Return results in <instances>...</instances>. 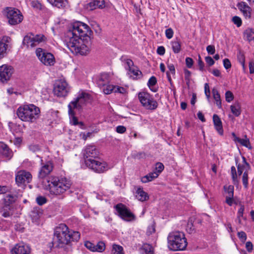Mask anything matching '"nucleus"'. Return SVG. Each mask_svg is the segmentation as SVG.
Listing matches in <instances>:
<instances>
[{
	"label": "nucleus",
	"mask_w": 254,
	"mask_h": 254,
	"mask_svg": "<svg viewBox=\"0 0 254 254\" xmlns=\"http://www.w3.org/2000/svg\"><path fill=\"white\" fill-rule=\"evenodd\" d=\"M89 26L80 21L73 22L66 32L64 43L70 51L74 55H86L89 49L83 43L82 37L87 35Z\"/></svg>",
	"instance_id": "nucleus-1"
},
{
	"label": "nucleus",
	"mask_w": 254,
	"mask_h": 254,
	"mask_svg": "<svg viewBox=\"0 0 254 254\" xmlns=\"http://www.w3.org/2000/svg\"><path fill=\"white\" fill-rule=\"evenodd\" d=\"M71 185L70 181L65 177L59 178L51 176L43 182L44 190L48 191L51 195L59 196L69 189Z\"/></svg>",
	"instance_id": "nucleus-2"
},
{
	"label": "nucleus",
	"mask_w": 254,
	"mask_h": 254,
	"mask_svg": "<svg viewBox=\"0 0 254 254\" xmlns=\"http://www.w3.org/2000/svg\"><path fill=\"white\" fill-rule=\"evenodd\" d=\"M90 95L84 91L79 92L77 96L72 100L68 105V112L71 124L79 127L83 129L84 125L83 122H78L77 118L75 116L74 110H80L87 102L90 100Z\"/></svg>",
	"instance_id": "nucleus-3"
},
{
	"label": "nucleus",
	"mask_w": 254,
	"mask_h": 254,
	"mask_svg": "<svg viewBox=\"0 0 254 254\" xmlns=\"http://www.w3.org/2000/svg\"><path fill=\"white\" fill-rule=\"evenodd\" d=\"M18 117L23 122L34 123L40 116V110L34 104L24 105L17 110Z\"/></svg>",
	"instance_id": "nucleus-4"
},
{
	"label": "nucleus",
	"mask_w": 254,
	"mask_h": 254,
	"mask_svg": "<svg viewBox=\"0 0 254 254\" xmlns=\"http://www.w3.org/2000/svg\"><path fill=\"white\" fill-rule=\"evenodd\" d=\"M168 248L172 251H183L187 246V239L181 232H174L169 234L167 238Z\"/></svg>",
	"instance_id": "nucleus-5"
},
{
	"label": "nucleus",
	"mask_w": 254,
	"mask_h": 254,
	"mask_svg": "<svg viewBox=\"0 0 254 254\" xmlns=\"http://www.w3.org/2000/svg\"><path fill=\"white\" fill-rule=\"evenodd\" d=\"M84 162L88 168L99 174L104 173L113 168L112 165L98 158L85 159Z\"/></svg>",
	"instance_id": "nucleus-6"
},
{
	"label": "nucleus",
	"mask_w": 254,
	"mask_h": 254,
	"mask_svg": "<svg viewBox=\"0 0 254 254\" xmlns=\"http://www.w3.org/2000/svg\"><path fill=\"white\" fill-rule=\"evenodd\" d=\"M53 241L59 245L67 244L69 242V231L65 224H60L56 227Z\"/></svg>",
	"instance_id": "nucleus-7"
},
{
	"label": "nucleus",
	"mask_w": 254,
	"mask_h": 254,
	"mask_svg": "<svg viewBox=\"0 0 254 254\" xmlns=\"http://www.w3.org/2000/svg\"><path fill=\"white\" fill-rule=\"evenodd\" d=\"M138 98L141 105L147 110H155L158 107V103L153 96L146 92H141L138 94Z\"/></svg>",
	"instance_id": "nucleus-8"
},
{
	"label": "nucleus",
	"mask_w": 254,
	"mask_h": 254,
	"mask_svg": "<svg viewBox=\"0 0 254 254\" xmlns=\"http://www.w3.org/2000/svg\"><path fill=\"white\" fill-rule=\"evenodd\" d=\"M3 13L6 16L10 25L17 24L23 20V15L20 11L14 8H6L3 11Z\"/></svg>",
	"instance_id": "nucleus-9"
},
{
	"label": "nucleus",
	"mask_w": 254,
	"mask_h": 254,
	"mask_svg": "<svg viewBox=\"0 0 254 254\" xmlns=\"http://www.w3.org/2000/svg\"><path fill=\"white\" fill-rule=\"evenodd\" d=\"M35 53L39 61L44 65L52 66L55 64V59L52 54L40 48L36 49Z\"/></svg>",
	"instance_id": "nucleus-10"
},
{
	"label": "nucleus",
	"mask_w": 254,
	"mask_h": 254,
	"mask_svg": "<svg viewBox=\"0 0 254 254\" xmlns=\"http://www.w3.org/2000/svg\"><path fill=\"white\" fill-rule=\"evenodd\" d=\"M70 88L67 82L64 80H58L54 87V94L58 97H65L69 92Z\"/></svg>",
	"instance_id": "nucleus-11"
},
{
	"label": "nucleus",
	"mask_w": 254,
	"mask_h": 254,
	"mask_svg": "<svg viewBox=\"0 0 254 254\" xmlns=\"http://www.w3.org/2000/svg\"><path fill=\"white\" fill-rule=\"evenodd\" d=\"M116 209L122 219L126 221H132L135 220V216L124 204H118Z\"/></svg>",
	"instance_id": "nucleus-12"
},
{
	"label": "nucleus",
	"mask_w": 254,
	"mask_h": 254,
	"mask_svg": "<svg viewBox=\"0 0 254 254\" xmlns=\"http://www.w3.org/2000/svg\"><path fill=\"white\" fill-rule=\"evenodd\" d=\"M32 175L28 172L22 170L17 172L15 176V181L18 186L28 184L32 180Z\"/></svg>",
	"instance_id": "nucleus-13"
},
{
	"label": "nucleus",
	"mask_w": 254,
	"mask_h": 254,
	"mask_svg": "<svg viewBox=\"0 0 254 254\" xmlns=\"http://www.w3.org/2000/svg\"><path fill=\"white\" fill-rule=\"evenodd\" d=\"M83 153L85 160L89 158L96 159L99 155V152L94 145L87 146Z\"/></svg>",
	"instance_id": "nucleus-14"
},
{
	"label": "nucleus",
	"mask_w": 254,
	"mask_h": 254,
	"mask_svg": "<svg viewBox=\"0 0 254 254\" xmlns=\"http://www.w3.org/2000/svg\"><path fill=\"white\" fill-rule=\"evenodd\" d=\"M12 73V69L10 66L2 65L0 66V81L2 82L9 79Z\"/></svg>",
	"instance_id": "nucleus-15"
},
{
	"label": "nucleus",
	"mask_w": 254,
	"mask_h": 254,
	"mask_svg": "<svg viewBox=\"0 0 254 254\" xmlns=\"http://www.w3.org/2000/svg\"><path fill=\"white\" fill-rule=\"evenodd\" d=\"M30 252L29 247L23 243L16 244L11 250L12 254H29Z\"/></svg>",
	"instance_id": "nucleus-16"
},
{
	"label": "nucleus",
	"mask_w": 254,
	"mask_h": 254,
	"mask_svg": "<svg viewBox=\"0 0 254 254\" xmlns=\"http://www.w3.org/2000/svg\"><path fill=\"white\" fill-rule=\"evenodd\" d=\"M87 249L92 252H102L105 249V245L103 242H99L96 245L89 241H86L84 244Z\"/></svg>",
	"instance_id": "nucleus-17"
},
{
	"label": "nucleus",
	"mask_w": 254,
	"mask_h": 254,
	"mask_svg": "<svg viewBox=\"0 0 254 254\" xmlns=\"http://www.w3.org/2000/svg\"><path fill=\"white\" fill-rule=\"evenodd\" d=\"M0 154L2 157L10 160L13 156V152L5 143L0 142Z\"/></svg>",
	"instance_id": "nucleus-18"
},
{
	"label": "nucleus",
	"mask_w": 254,
	"mask_h": 254,
	"mask_svg": "<svg viewBox=\"0 0 254 254\" xmlns=\"http://www.w3.org/2000/svg\"><path fill=\"white\" fill-rule=\"evenodd\" d=\"M237 6L246 18H250L251 17V8L246 2L242 1L238 4Z\"/></svg>",
	"instance_id": "nucleus-19"
},
{
	"label": "nucleus",
	"mask_w": 254,
	"mask_h": 254,
	"mask_svg": "<svg viewBox=\"0 0 254 254\" xmlns=\"http://www.w3.org/2000/svg\"><path fill=\"white\" fill-rule=\"evenodd\" d=\"M53 166L52 163L48 162L42 166L39 172V177L44 178L49 175L53 170Z\"/></svg>",
	"instance_id": "nucleus-20"
},
{
	"label": "nucleus",
	"mask_w": 254,
	"mask_h": 254,
	"mask_svg": "<svg viewBox=\"0 0 254 254\" xmlns=\"http://www.w3.org/2000/svg\"><path fill=\"white\" fill-rule=\"evenodd\" d=\"M42 214V211L37 208H34L30 212V216L33 223L36 225L40 223V219Z\"/></svg>",
	"instance_id": "nucleus-21"
},
{
	"label": "nucleus",
	"mask_w": 254,
	"mask_h": 254,
	"mask_svg": "<svg viewBox=\"0 0 254 254\" xmlns=\"http://www.w3.org/2000/svg\"><path fill=\"white\" fill-rule=\"evenodd\" d=\"M213 122L215 129L217 131V132L220 135H223V129L222 127V123L220 118L217 115H213Z\"/></svg>",
	"instance_id": "nucleus-22"
},
{
	"label": "nucleus",
	"mask_w": 254,
	"mask_h": 254,
	"mask_svg": "<svg viewBox=\"0 0 254 254\" xmlns=\"http://www.w3.org/2000/svg\"><path fill=\"white\" fill-rule=\"evenodd\" d=\"M110 80V76L108 73H102L98 77L97 80L98 86L101 88L108 84Z\"/></svg>",
	"instance_id": "nucleus-23"
},
{
	"label": "nucleus",
	"mask_w": 254,
	"mask_h": 254,
	"mask_svg": "<svg viewBox=\"0 0 254 254\" xmlns=\"http://www.w3.org/2000/svg\"><path fill=\"white\" fill-rule=\"evenodd\" d=\"M105 7V1L104 0H93L87 4V8L90 10H93L97 8H103Z\"/></svg>",
	"instance_id": "nucleus-24"
},
{
	"label": "nucleus",
	"mask_w": 254,
	"mask_h": 254,
	"mask_svg": "<svg viewBox=\"0 0 254 254\" xmlns=\"http://www.w3.org/2000/svg\"><path fill=\"white\" fill-rule=\"evenodd\" d=\"M233 137V140L235 142H238L240 144H241L242 145L245 146L249 149H251L252 147L251 146L249 139L247 137V136H245V138H240L239 137H237L236 135L234 133H232V134Z\"/></svg>",
	"instance_id": "nucleus-25"
},
{
	"label": "nucleus",
	"mask_w": 254,
	"mask_h": 254,
	"mask_svg": "<svg viewBox=\"0 0 254 254\" xmlns=\"http://www.w3.org/2000/svg\"><path fill=\"white\" fill-rule=\"evenodd\" d=\"M53 6L58 8H65L68 6L67 0H47Z\"/></svg>",
	"instance_id": "nucleus-26"
},
{
	"label": "nucleus",
	"mask_w": 254,
	"mask_h": 254,
	"mask_svg": "<svg viewBox=\"0 0 254 254\" xmlns=\"http://www.w3.org/2000/svg\"><path fill=\"white\" fill-rule=\"evenodd\" d=\"M136 197L141 201H146L149 198L148 194L141 188H138L136 191Z\"/></svg>",
	"instance_id": "nucleus-27"
},
{
	"label": "nucleus",
	"mask_w": 254,
	"mask_h": 254,
	"mask_svg": "<svg viewBox=\"0 0 254 254\" xmlns=\"http://www.w3.org/2000/svg\"><path fill=\"white\" fill-rule=\"evenodd\" d=\"M172 49L175 54H178L181 51V42L180 40L176 38L170 42Z\"/></svg>",
	"instance_id": "nucleus-28"
},
{
	"label": "nucleus",
	"mask_w": 254,
	"mask_h": 254,
	"mask_svg": "<svg viewBox=\"0 0 254 254\" xmlns=\"http://www.w3.org/2000/svg\"><path fill=\"white\" fill-rule=\"evenodd\" d=\"M33 35H26L24 37L23 44L25 45L27 48H33L35 47Z\"/></svg>",
	"instance_id": "nucleus-29"
},
{
	"label": "nucleus",
	"mask_w": 254,
	"mask_h": 254,
	"mask_svg": "<svg viewBox=\"0 0 254 254\" xmlns=\"http://www.w3.org/2000/svg\"><path fill=\"white\" fill-rule=\"evenodd\" d=\"M33 35H26L24 37L23 44L25 45L27 48H33L35 47Z\"/></svg>",
	"instance_id": "nucleus-30"
},
{
	"label": "nucleus",
	"mask_w": 254,
	"mask_h": 254,
	"mask_svg": "<svg viewBox=\"0 0 254 254\" xmlns=\"http://www.w3.org/2000/svg\"><path fill=\"white\" fill-rule=\"evenodd\" d=\"M158 175L154 171L151 172L145 176L143 177L141 179V181L143 183H147L149 182L152 181L154 179L157 178Z\"/></svg>",
	"instance_id": "nucleus-31"
},
{
	"label": "nucleus",
	"mask_w": 254,
	"mask_h": 254,
	"mask_svg": "<svg viewBox=\"0 0 254 254\" xmlns=\"http://www.w3.org/2000/svg\"><path fill=\"white\" fill-rule=\"evenodd\" d=\"M1 215L4 217H8L13 214L12 206L4 205L1 211Z\"/></svg>",
	"instance_id": "nucleus-32"
},
{
	"label": "nucleus",
	"mask_w": 254,
	"mask_h": 254,
	"mask_svg": "<svg viewBox=\"0 0 254 254\" xmlns=\"http://www.w3.org/2000/svg\"><path fill=\"white\" fill-rule=\"evenodd\" d=\"M167 68L168 70L166 72V74L167 76V78L169 81H171V75L174 76L175 75L176 70L175 66L173 64L168 63L167 64Z\"/></svg>",
	"instance_id": "nucleus-33"
},
{
	"label": "nucleus",
	"mask_w": 254,
	"mask_h": 254,
	"mask_svg": "<svg viewBox=\"0 0 254 254\" xmlns=\"http://www.w3.org/2000/svg\"><path fill=\"white\" fill-rule=\"evenodd\" d=\"M212 92L213 97L215 101L216 105L219 109H221L222 108V104L220 94L216 89H213Z\"/></svg>",
	"instance_id": "nucleus-34"
},
{
	"label": "nucleus",
	"mask_w": 254,
	"mask_h": 254,
	"mask_svg": "<svg viewBox=\"0 0 254 254\" xmlns=\"http://www.w3.org/2000/svg\"><path fill=\"white\" fill-rule=\"evenodd\" d=\"M231 112L236 117H238L241 113V106L239 103H235L230 106Z\"/></svg>",
	"instance_id": "nucleus-35"
},
{
	"label": "nucleus",
	"mask_w": 254,
	"mask_h": 254,
	"mask_svg": "<svg viewBox=\"0 0 254 254\" xmlns=\"http://www.w3.org/2000/svg\"><path fill=\"white\" fill-rule=\"evenodd\" d=\"M244 36L249 42H254V29L248 28L244 32Z\"/></svg>",
	"instance_id": "nucleus-36"
},
{
	"label": "nucleus",
	"mask_w": 254,
	"mask_h": 254,
	"mask_svg": "<svg viewBox=\"0 0 254 254\" xmlns=\"http://www.w3.org/2000/svg\"><path fill=\"white\" fill-rule=\"evenodd\" d=\"M16 199V197L14 195L11 194L7 195L4 198V205L12 206V203L15 202Z\"/></svg>",
	"instance_id": "nucleus-37"
},
{
	"label": "nucleus",
	"mask_w": 254,
	"mask_h": 254,
	"mask_svg": "<svg viewBox=\"0 0 254 254\" xmlns=\"http://www.w3.org/2000/svg\"><path fill=\"white\" fill-rule=\"evenodd\" d=\"M128 74H129L130 76H133L134 78H137L139 77V76H141L142 73L137 67L134 66L128 70Z\"/></svg>",
	"instance_id": "nucleus-38"
},
{
	"label": "nucleus",
	"mask_w": 254,
	"mask_h": 254,
	"mask_svg": "<svg viewBox=\"0 0 254 254\" xmlns=\"http://www.w3.org/2000/svg\"><path fill=\"white\" fill-rule=\"evenodd\" d=\"M141 250L144 254H154L153 248L148 244H144L142 245Z\"/></svg>",
	"instance_id": "nucleus-39"
},
{
	"label": "nucleus",
	"mask_w": 254,
	"mask_h": 254,
	"mask_svg": "<svg viewBox=\"0 0 254 254\" xmlns=\"http://www.w3.org/2000/svg\"><path fill=\"white\" fill-rule=\"evenodd\" d=\"M243 164H238L237 166V169H238V176H240L242 173L246 170V168L249 167V164L246 162V159L245 157L243 158Z\"/></svg>",
	"instance_id": "nucleus-40"
},
{
	"label": "nucleus",
	"mask_w": 254,
	"mask_h": 254,
	"mask_svg": "<svg viewBox=\"0 0 254 254\" xmlns=\"http://www.w3.org/2000/svg\"><path fill=\"white\" fill-rule=\"evenodd\" d=\"M28 4H30L31 6L36 10H40L42 8L41 3L37 0H25Z\"/></svg>",
	"instance_id": "nucleus-41"
},
{
	"label": "nucleus",
	"mask_w": 254,
	"mask_h": 254,
	"mask_svg": "<svg viewBox=\"0 0 254 254\" xmlns=\"http://www.w3.org/2000/svg\"><path fill=\"white\" fill-rule=\"evenodd\" d=\"M156 83H157L156 78L154 76H151L149 78V79L148 81V83H147L148 86L149 87L150 89L153 92H156V90L154 89V88H153V86L156 84Z\"/></svg>",
	"instance_id": "nucleus-42"
},
{
	"label": "nucleus",
	"mask_w": 254,
	"mask_h": 254,
	"mask_svg": "<svg viewBox=\"0 0 254 254\" xmlns=\"http://www.w3.org/2000/svg\"><path fill=\"white\" fill-rule=\"evenodd\" d=\"M225 196H234V187L233 186H224Z\"/></svg>",
	"instance_id": "nucleus-43"
},
{
	"label": "nucleus",
	"mask_w": 254,
	"mask_h": 254,
	"mask_svg": "<svg viewBox=\"0 0 254 254\" xmlns=\"http://www.w3.org/2000/svg\"><path fill=\"white\" fill-rule=\"evenodd\" d=\"M101 88H102L103 91L105 94H109L112 92H114L115 86L109 84L108 83L106 84L105 86L102 87Z\"/></svg>",
	"instance_id": "nucleus-44"
},
{
	"label": "nucleus",
	"mask_w": 254,
	"mask_h": 254,
	"mask_svg": "<svg viewBox=\"0 0 254 254\" xmlns=\"http://www.w3.org/2000/svg\"><path fill=\"white\" fill-rule=\"evenodd\" d=\"M34 42L35 44V46L38 44L45 41L46 38L43 35H33Z\"/></svg>",
	"instance_id": "nucleus-45"
},
{
	"label": "nucleus",
	"mask_w": 254,
	"mask_h": 254,
	"mask_svg": "<svg viewBox=\"0 0 254 254\" xmlns=\"http://www.w3.org/2000/svg\"><path fill=\"white\" fill-rule=\"evenodd\" d=\"M231 176L233 181L234 184L238 183V175L236 172V168L234 166H232L231 168Z\"/></svg>",
	"instance_id": "nucleus-46"
},
{
	"label": "nucleus",
	"mask_w": 254,
	"mask_h": 254,
	"mask_svg": "<svg viewBox=\"0 0 254 254\" xmlns=\"http://www.w3.org/2000/svg\"><path fill=\"white\" fill-rule=\"evenodd\" d=\"M80 237V234L77 231H69V241L71 239L72 241H77Z\"/></svg>",
	"instance_id": "nucleus-47"
},
{
	"label": "nucleus",
	"mask_w": 254,
	"mask_h": 254,
	"mask_svg": "<svg viewBox=\"0 0 254 254\" xmlns=\"http://www.w3.org/2000/svg\"><path fill=\"white\" fill-rule=\"evenodd\" d=\"M7 48V45L5 43L0 42V60L4 57Z\"/></svg>",
	"instance_id": "nucleus-48"
},
{
	"label": "nucleus",
	"mask_w": 254,
	"mask_h": 254,
	"mask_svg": "<svg viewBox=\"0 0 254 254\" xmlns=\"http://www.w3.org/2000/svg\"><path fill=\"white\" fill-rule=\"evenodd\" d=\"M123 249L122 247L117 245H114L113 246L112 253L113 254H124Z\"/></svg>",
	"instance_id": "nucleus-49"
},
{
	"label": "nucleus",
	"mask_w": 254,
	"mask_h": 254,
	"mask_svg": "<svg viewBox=\"0 0 254 254\" xmlns=\"http://www.w3.org/2000/svg\"><path fill=\"white\" fill-rule=\"evenodd\" d=\"M237 59L239 62L243 66V70H245L246 69V66L245 65V57L244 55L241 53H239L237 55Z\"/></svg>",
	"instance_id": "nucleus-50"
},
{
	"label": "nucleus",
	"mask_w": 254,
	"mask_h": 254,
	"mask_svg": "<svg viewBox=\"0 0 254 254\" xmlns=\"http://www.w3.org/2000/svg\"><path fill=\"white\" fill-rule=\"evenodd\" d=\"M164 169V165L160 162H158L155 165V170L154 171L159 176Z\"/></svg>",
	"instance_id": "nucleus-51"
},
{
	"label": "nucleus",
	"mask_w": 254,
	"mask_h": 254,
	"mask_svg": "<svg viewBox=\"0 0 254 254\" xmlns=\"http://www.w3.org/2000/svg\"><path fill=\"white\" fill-rule=\"evenodd\" d=\"M244 209L245 208L244 205H241L240 208L238 210L237 214V220L239 224L241 223V218L243 217Z\"/></svg>",
	"instance_id": "nucleus-52"
},
{
	"label": "nucleus",
	"mask_w": 254,
	"mask_h": 254,
	"mask_svg": "<svg viewBox=\"0 0 254 254\" xmlns=\"http://www.w3.org/2000/svg\"><path fill=\"white\" fill-rule=\"evenodd\" d=\"M125 67L126 70L127 71L130 69V68H132L134 66L133 63L132 61L130 59H126L125 60Z\"/></svg>",
	"instance_id": "nucleus-53"
},
{
	"label": "nucleus",
	"mask_w": 254,
	"mask_h": 254,
	"mask_svg": "<svg viewBox=\"0 0 254 254\" xmlns=\"http://www.w3.org/2000/svg\"><path fill=\"white\" fill-rule=\"evenodd\" d=\"M243 184L245 188L248 186V174L247 171H245L242 176Z\"/></svg>",
	"instance_id": "nucleus-54"
},
{
	"label": "nucleus",
	"mask_w": 254,
	"mask_h": 254,
	"mask_svg": "<svg viewBox=\"0 0 254 254\" xmlns=\"http://www.w3.org/2000/svg\"><path fill=\"white\" fill-rule=\"evenodd\" d=\"M225 99L227 102H231L234 99V95L232 92L230 91H226L225 93Z\"/></svg>",
	"instance_id": "nucleus-55"
},
{
	"label": "nucleus",
	"mask_w": 254,
	"mask_h": 254,
	"mask_svg": "<svg viewBox=\"0 0 254 254\" xmlns=\"http://www.w3.org/2000/svg\"><path fill=\"white\" fill-rule=\"evenodd\" d=\"M232 21L238 27H239L242 25V20L239 16H234L232 18Z\"/></svg>",
	"instance_id": "nucleus-56"
},
{
	"label": "nucleus",
	"mask_w": 254,
	"mask_h": 254,
	"mask_svg": "<svg viewBox=\"0 0 254 254\" xmlns=\"http://www.w3.org/2000/svg\"><path fill=\"white\" fill-rule=\"evenodd\" d=\"M36 201L39 205H42L47 202V199L44 196H39L37 197Z\"/></svg>",
	"instance_id": "nucleus-57"
},
{
	"label": "nucleus",
	"mask_w": 254,
	"mask_h": 254,
	"mask_svg": "<svg viewBox=\"0 0 254 254\" xmlns=\"http://www.w3.org/2000/svg\"><path fill=\"white\" fill-rule=\"evenodd\" d=\"M165 35L168 39H171L174 35V31L173 29L171 28L167 29L165 30Z\"/></svg>",
	"instance_id": "nucleus-58"
},
{
	"label": "nucleus",
	"mask_w": 254,
	"mask_h": 254,
	"mask_svg": "<svg viewBox=\"0 0 254 254\" xmlns=\"http://www.w3.org/2000/svg\"><path fill=\"white\" fill-rule=\"evenodd\" d=\"M204 92L208 100L209 101L210 97V91L209 89V85L207 83H205L204 84Z\"/></svg>",
	"instance_id": "nucleus-59"
},
{
	"label": "nucleus",
	"mask_w": 254,
	"mask_h": 254,
	"mask_svg": "<svg viewBox=\"0 0 254 254\" xmlns=\"http://www.w3.org/2000/svg\"><path fill=\"white\" fill-rule=\"evenodd\" d=\"M114 92L124 94L126 92V89L122 87L115 86Z\"/></svg>",
	"instance_id": "nucleus-60"
},
{
	"label": "nucleus",
	"mask_w": 254,
	"mask_h": 254,
	"mask_svg": "<svg viewBox=\"0 0 254 254\" xmlns=\"http://www.w3.org/2000/svg\"><path fill=\"white\" fill-rule=\"evenodd\" d=\"M238 236L241 241L243 242H245L247 240V235L246 233L243 231L238 232Z\"/></svg>",
	"instance_id": "nucleus-61"
},
{
	"label": "nucleus",
	"mask_w": 254,
	"mask_h": 254,
	"mask_svg": "<svg viewBox=\"0 0 254 254\" xmlns=\"http://www.w3.org/2000/svg\"><path fill=\"white\" fill-rule=\"evenodd\" d=\"M185 78L188 83L190 82V80L191 72L189 70L185 69L184 70Z\"/></svg>",
	"instance_id": "nucleus-62"
},
{
	"label": "nucleus",
	"mask_w": 254,
	"mask_h": 254,
	"mask_svg": "<svg viewBox=\"0 0 254 254\" xmlns=\"http://www.w3.org/2000/svg\"><path fill=\"white\" fill-rule=\"evenodd\" d=\"M206 51L209 54L213 55L215 52V48L213 45H208L206 47Z\"/></svg>",
	"instance_id": "nucleus-63"
},
{
	"label": "nucleus",
	"mask_w": 254,
	"mask_h": 254,
	"mask_svg": "<svg viewBox=\"0 0 254 254\" xmlns=\"http://www.w3.org/2000/svg\"><path fill=\"white\" fill-rule=\"evenodd\" d=\"M186 64L188 68H191L193 64V61L190 58L187 57L185 60Z\"/></svg>",
	"instance_id": "nucleus-64"
}]
</instances>
